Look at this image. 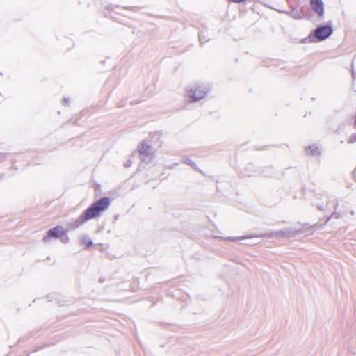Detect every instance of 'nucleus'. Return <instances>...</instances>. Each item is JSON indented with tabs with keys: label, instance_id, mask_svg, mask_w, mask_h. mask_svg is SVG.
<instances>
[{
	"label": "nucleus",
	"instance_id": "nucleus-10",
	"mask_svg": "<svg viewBox=\"0 0 356 356\" xmlns=\"http://www.w3.org/2000/svg\"><path fill=\"white\" fill-rule=\"evenodd\" d=\"M258 237L257 235L254 234H250L245 236H240V237H233V236H229L227 238H223L225 240L230 241H240L243 239H247V238H252Z\"/></svg>",
	"mask_w": 356,
	"mask_h": 356
},
{
	"label": "nucleus",
	"instance_id": "nucleus-20",
	"mask_svg": "<svg viewBox=\"0 0 356 356\" xmlns=\"http://www.w3.org/2000/svg\"><path fill=\"white\" fill-rule=\"evenodd\" d=\"M115 220H117L118 218V215L115 216Z\"/></svg>",
	"mask_w": 356,
	"mask_h": 356
},
{
	"label": "nucleus",
	"instance_id": "nucleus-11",
	"mask_svg": "<svg viewBox=\"0 0 356 356\" xmlns=\"http://www.w3.org/2000/svg\"><path fill=\"white\" fill-rule=\"evenodd\" d=\"M80 243L81 245H85L88 248L91 247L93 244L92 239L86 235H83L81 237Z\"/></svg>",
	"mask_w": 356,
	"mask_h": 356
},
{
	"label": "nucleus",
	"instance_id": "nucleus-18",
	"mask_svg": "<svg viewBox=\"0 0 356 356\" xmlns=\"http://www.w3.org/2000/svg\"><path fill=\"white\" fill-rule=\"evenodd\" d=\"M131 161L130 159H129V160H128V161L124 163V166H125L126 168H128V167L131 166Z\"/></svg>",
	"mask_w": 356,
	"mask_h": 356
},
{
	"label": "nucleus",
	"instance_id": "nucleus-3",
	"mask_svg": "<svg viewBox=\"0 0 356 356\" xmlns=\"http://www.w3.org/2000/svg\"><path fill=\"white\" fill-rule=\"evenodd\" d=\"M138 152L141 160L145 163H150L154 157L152 147L145 142L138 145Z\"/></svg>",
	"mask_w": 356,
	"mask_h": 356
},
{
	"label": "nucleus",
	"instance_id": "nucleus-21",
	"mask_svg": "<svg viewBox=\"0 0 356 356\" xmlns=\"http://www.w3.org/2000/svg\"><path fill=\"white\" fill-rule=\"evenodd\" d=\"M352 76H353V77H354V76H355L354 72L352 73Z\"/></svg>",
	"mask_w": 356,
	"mask_h": 356
},
{
	"label": "nucleus",
	"instance_id": "nucleus-1",
	"mask_svg": "<svg viewBox=\"0 0 356 356\" xmlns=\"http://www.w3.org/2000/svg\"><path fill=\"white\" fill-rule=\"evenodd\" d=\"M111 204L110 198L108 197H103L95 201L89 207H88L79 218L67 224V230H64L61 234L60 241L63 243H67L69 241V237L66 234L67 230L75 229L82 225L83 223L92 218H96L101 215L102 212L106 210Z\"/></svg>",
	"mask_w": 356,
	"mask_h": 356
},
{
	"label": "nucleus",
	"instance_id": "nucleus-8",
	"mask_svg": "<svg viewBox=\"0 0 356 356\" xmlns=\"http://www.w3.org/2000/svg\"><path fill=\"white\" fill-rule=\"evenodd\" d=\"M305 154L307 156H318L321 154V149L316 145H309L305 147Z\"/></svg>",
	"mask_w": 356,
	"mask_h": 356
},
{
	"label": "nucleus",
	"instance_id": "nucleus-9",
	"mask_svg": "<svg viewBox=\"0 0 356 356\" xmlns=\"http://www.w3.org/2000/svg\"><path fill=\"white\" fill-rule=\"evenodd\" d=\"M181 163H183L184 164H186L188 165H190L193 170H195L196 171H198V172H201L202 174H203L202 170L199 169V168L196 165V163L195 162H193L191 159H189V158H184L181 160Z\"/></svg>",
	"mask_w": 356,
	"mask_h": 356
},
{
	"label": "nucleus",
	"instance_id": "nucleus-7",
	"mask_svg": "<svg viewBox=\"0 0 356 356\" xmlns=\"http://www.w3.org/2000/svg\"><path fill=\"white\" fill-rule=\"evenodd\" d=\"M63 228L60 226H56L52 229H50L47 232V235L43 238V241L47 242L50 238H59L61 234H63Z\"/></svg>",
	"mask_w": 356,
	"mask_h": 356
},
{
	"label": "nucleus",
	"instance_id": "nucleus-16",
	"mask_svg": "<svg viewBox=\"0 0 356 356\" xmlns=\"http://www.w3.org/2000/svg\"><path fill=\"white\" fill-rule=\"evenodd\" d=\"M69 103H70V99L67 97H64L63 98V104L65 106H68Z\"/></svg>",
	"mask_w": 356,
	"mask_h": 356
},
{
	"label": "nucleus",
	"instance_id": "nucleus-15",
	"mask_svg": "<svg viewBox=\"0 0 356 356\" xmlns=\"http://www.w3.org/2000/svg\"><path fill=\"white\" fill-rule=\"evenodd\" d=\"M292 17L295 19H302L301 15L298 13H293L292 14Z\"/></svg>",
	"mask_w": 356,
	"mask_h": 356
},
{
	"label": "nucleus",
	"instance_id": "nucleus-6",
	"mask_svg": "<svg viewBox=\"0 0 356 356\" xmlns=\"http://www.w3.org/2000/svg\"><path fill=\"white\" fill-rule=\"evenodd\" d=\"M312 10L322 18L324 15V3L322 0H311Z\"/></svg>",
	"mask_w": 356,
	"mask_h": 356
},
{
	"label": "nucleus",
	"instance_id": "nucleus-19",
	"mask_svg": "<svg viewBox=\"0 0 356 356\" xmlns=\"http://www.w3.org/2000/svg\"><path fill=\"white\" fill-rule=\"evenodd\" d=\"M318 209H319V210H321V211H322V210L323 209L322 205H318Z\"/></svg>",
	"mask_w": 356,
	"mask_h": 356
},
{
	"label": "nucleus",
	"instance_id": "nucleus-13",
	"mask_svg": "<svg viewBox=\"0 0 356 356\" xmlns=\"http://www.w3.org/2000/svg\"><path fill=\"white\" fill-rule=\"evenodd\" d=\"M337 206H338V204H336V205L334 207V213L330 216H329L327 218V219L326 220L325 222H328L330 220V219L331 218H332V217H334L335 218H339L340 217V214L336 211Z\"/></svg>",
	"mask_w": 356,
	"mask_h": 356
},
{
	"label": "nucleus",
	"instance_id": "nucleus-14",
	"mask_svg": "<svg viewBox=\"0 0 356 356\" xmlns=\"http://www.w3.org/2000/svg\"><path fill=\"white\" fill-rule=\"evenodd\" d=\"M348 142L349 143H355V142H356V133H355V134H352V135L350 136V138H349V139H348Z\"/></svg>",
	"mask_w": 356,
	"mask_h": 356
},
{
	"label": "nucleus",
	"instance_id": "nucleus-5",
	"mask_svg": "<svg viewBox=\"0 0 356 356\" xmlns=\"http://www.w3.org/2000/svg\"><path fill=\"white\" fill-rule=\"evenodd\" d=\"M295 232H296V230L292 228H287V229L280 230L277 232H271L259 234V235H257V236L259 238H280V237L289 238L294 234Z\"/></svg>",
	"mask_w": 356,
	"mask_h": 356
},
{
	"label": "nucleus",
	"instance_id": "nucleus-12",
	"mask_svg": "<svg viewBox=\"0 0 356 356\" xmlns=\"http://www.w3.org/2000/svg\"><path fill=\"white\" fill-rule=\"evenodd\" d=\"M199 39H200V42L202 44H204L206 42H207L209 40V39H207L206 35L204 34V33L203 31L200 33Z\"/></svg>",
	"mask_w": 356,
	"mask_h": 356
},
{
	"label": "nucleus",
	"instance_id": "nucleus-17",
	"mask_svg": "<svg viewBox=\"0 0 356 356\" xmlns=\"http://www.w3.org/2000/svg\"><path fill=\"white\" fill-rule=\"evenodd\" d=\"M245 0H229V1L235 3H240L242 2H244Z\"/></svg>",
	"mask_w": 356,
	"mask_h": 356
},
{
	"label": "nucleus",
	"instance_id": "nucleus-4",
	"mask_svg": "<svg viewBox=\"0 0 356 356\" xmlns=\"http://www.w3.org/2000/svg\"><path fill=\"white\" fill-rule=\"evenodd\" d=\"M207 90L204 86H198L187 91L188 99L190 102L199 101L206 97Z\"/></svg>",
	"mask_w": 356,
	"mask_h": 356
},
{
	"label": "nucleus",
	"instance_id": "nucleus-2",
	"mask_svg": "<svg viewBox=\"0 0 356 356\" xmlns=\"http://www.w3.org/2000/svg\"><path fill=\"white\" fill-rule=\"evenodd\" d=\"M333 33L332 24L318 26L310 33L307 38L302 40V42H317L328 38Z\"/></svg>",
	"mask_w": 356,
	"mask_h": 356
}]
</instances>
